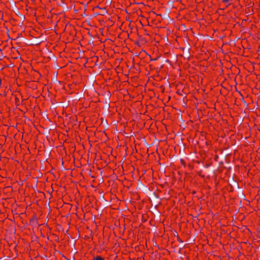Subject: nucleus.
<instances>
[{
	"label": "nucleus",
	"instance_id": "obj_2",
	"mask_svg": "<svg viewBox=\"0 0 260 260\" xmlns=\"http://www.w3.org/2000/svg\"><path fill=\"white\" fill-rule=\"evenodd\" d=\"M93 260H104V259L100 256H97L94 258Z\"/></svg>",
	"mask_w": 260,
	"mask_h": 260
},
{
	"label": "nucleus",
	"instance_id": "obj_1",
	"mask_svg": "<svg viewBox=\"0 0 260 260\" xmlns=\"http://www.w3.org/2000/svg\"><path fill=\"white\" fill-rule=\"evenodd\" d=\"M233 0H222V2L224 4H230Z\"/></svg>",
	"mask_w": 260,
	"mask_h": 260
}]
</instances>
